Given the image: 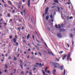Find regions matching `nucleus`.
I'll return each instance as SVG.
<instances>
[{
  "label": "nucleus",
  "instance_id": "f257e3e1",
  "mask_svg": "<svg viewBox=\"0 0 75 75\" xmlns=\"http://www.w3.org/2000/svg\"><path fill=\"white\" fill-rule=\"evenodd\" d=\"M59 64L57 63H54V68H57V67H59Z\"/></svg>",
  "mask_w": 75,
  "mask_h": 75
},
{
  "label": "nucleus",
  "instance_id": "774afa93",
  "mask_svg": "<svg viewBox=\"0 0 75 75\" xmlns=\"http://www.w3.org/2000/svg\"><path fill=\"white\" fill-rule=\"evenodd\" d=\"M36 65H39V63H36Z\"/></svg>",
  "mask_w": 75,
  "mask_h": 75
},
{
  "label": "nucleus",
  "instance_id": "0eeeda50",
  "mask_svg": "<svg viewBox=\"0 0 75 75\" xmlns=\"http://www.w3.org/2000/svg\"><path fill=\"white\" fill-rule=\"evenodd\" d=\"M55 72H56V69H54L52 71V73L53 74H55Z\"/></svg>",
  "mask_w": 75,
  "mask_h": 75
},
{
  "label": "nucleus",
  "instance_id": "37998d69",
  "mask_svg": "<svg viewBox=\"0 0 75 75\" xmlns=\"http://www.w3.org/2000/svg\"><path fill=\"white\" fill-rule=\"evenodd\" d=\"M67 45L68 46V47L69 48V44H67Z\"/></svg>",
  "mask_w": 75,
  "mask_h": 75
},
{
  "label": "nucleus",
  "instance_id": "1a4fd4ad",
  "mask_svg": "<svg viewBox=\"0 0 75 75\" xmlns=\"http://www.w3.org/2000/svg\"><path fill=\"white\" fill-rule=\"evenodd\" d=\"M8 3H9V4L11 5V6L12 4V3L11 2V1H8Z\"/></svg>",
  "mask_w": 75,
  "mask_h": 75
},
{
  "label": "nucleus",
  "instance_id": "412c9836",
  "mask_svg": "<svg viewBox=\"0 0 75 75\" xmlns=\"http://www.w3.org/2000/svg\"><path fill=\"white\" fill-rule=\"evenodd\" d=\"M50 17L52 19L53 18V17L52 16V15H51L50 16Z\"/></svg>",
  "mask_w": 75,
  "mask_h": 75
},
{
  "label": "nucleus",
  "instance_id": "7ed1b4c3",
  "mask_svg": "<svg viewBox=\"0 0 75 75\" xmlns=\"http://www.w3.org/2000/svg\"><path fill=\"white\" fill-rule=\"evenodd\" d=\"M48 52L50 55L51 54L52 56H54V54H53V53H52V52H51V51H48Z\"/></svg>",
  "mask_w": 75,
  "mask_h": 75
},
{
  "label": "nucleus",
  "instance_id": "bb28decb",
  "mask_svg": "<svg viewBox=\"0 0 75 75\" xmlns=\"http://www.w3.org/2000/svg\"><path fill=\"white\" fill-rule=\"evenodd\" d=\"M23 13L24 14H25V9H24L23 11Z\"/></svg>",
  "mask_w": 75,
  "mask_h": 75
},
{
  "label": "nucleus",
  "instance_id": "2eb2a0df",
  "mask_svg": "<svg viewBox=\"0 0 75 75\" xmlns=\"http://www.w3.org/2000/svg\"><path fill=\"white\" fill-rule=\"evenodd\" d=\"M70 37H71V38H72V37H73V36H74V35H73L72 34H71L70 35Z\"/></svg>",
  "mask_w": 75,
  "mask_h": 75
},
{
  "label": "nucleus",
  "instance_id": "4d7b16f0",
  "mask_svg": "<svg viewBox=\"0 0 75 75\" xmlns=\"http://www.w3.org/2000/svg\"><path fill=\"white\" fill-rule=\"evenodd\" d=\"M33 40H34V35H33Z\"/></svg>",
  "mask_w": 75,
  "mask_h": 75
},
{
  "label": "nucleus",
  "instance_id": "ea45409f",
  "mask_svg": "<svg viewBox=\"0 0 75 75\" xmlns=\"http://www.w3.org/2000/svg\"><path fill=\"white\" fill-rule=\"evenodd\" d=\"M35 33L36 34H37V35H38V34L37 32H36V31H35Z\"/></svg>",
  "mask_w": 75,
  "mask_h": 75
},
{
  "label": "nucleus",
  "instance_id": "f8f14e48",
  "mask_svg": "<svg viewBox=\"0 0 75 75\" xmlns=\"http://www.w3.org/2000/svg\"><path fill=\"white\" fill-rule=\"evenodd\" d=\"M64 66H61L60 67V68L61 70H62L63 69V67Z\"/></svg>",
  "mask_w": 75,
  "mask_h": 75
},
{
  "label": "nucleus",
  "instance_id": "e2e57ef3",
  "mask_svg": "<svg viewBox=\"0 0 75 75\" xmlns=\"http://www.w3.org/2000/svg\"><path fill=\"white\" fill-rule=\"evenodd\" d=\"M72 18V16H71L70 17V20H71Z\"/></svg>",
  "mask_w": 75,
  "mask_h": 75
},
{
  "label": "nucleus",
  "instance_id": "8fccbe9b",
  "mask_svg": "<svg viewBox=\"0 0 75 75\" xmlns=\"http://www.w3.org/2000/svg\"><path fill=\"white\" fill-rule=\"evenodd\" d=\"M28 51H31V49H30V48H29V49H28Z\"/></svg>",
  "mask_w": 75,
  "mask_h": 75
},
{
  "label": "nucleus",
  "instance_id": "6e6d98bb",
  "mask_svg": "<svg viewBox=\"0 0 75 75\" xmlns=\"http://www.w3.org/2000/svg\"><path fill=\"white\" fill-rule=\"evenodd\" d=\"M36 41H37L38 43H40V42H39V41H38L37 40H36Z\"/></svg>",
  "mask_w": 75,
  "mask_h": 75
},
{
  "label": "nucleus",
  "instance_id": "a211bd4d",
  "mask_svg": "<svg viewBox=\"0 0 75 75\" xmlns=\"http://www.w3.org/2000/svg\"><path fill=\"white\" fill-rule=\"evenodd\" d=\"M70 53H69V54H68L67 55V57L69 58H70Z\"/></svg>",
  "mask_w": 75,
  "mask_h": 75
},
{
  "label": "nucleus",
  "instance_id": "5701e85b",
  "mask_svg": "<svg viewBox=\"0 0 75 75\" xmlns=\"http://www.w3.org/2000/svg\"><path fill=\"white\" fill-rule=\"evenodd\" d=\"M5 68L6 69V68H8V66H7V65L6 64H5Z\"/></svg>",
  "mask_w": 75,
  "mask_h": 75
},
{
  "label": "nucleus",
  "instance_id": "20e7f679",
  "mask_svg": "<svg viewBox=\"0 0 75 75\" xmlns=\"http://www.w3.org/2000/svg\"><path fill=\"white\" fill-rule=\"evenodd\" d=\"M57 37H59V38H62V35H61V33H58L57 34Z\"/></svg>",
  "mask_w": 75,
  "mask_h": 75
},
{
  "label": "nucleus",
  "instance_id": "c85d7f7f",
  "mask_svg": "<svg viewBox=\"0 0 75 75\" xmlns=\"http://www.w3.org/2000/svg\"><path fill=\"white\" fill-rule=\"evenodd\" d=\"M65 72H66V71H65V69H64V75H65Z\"/></svg>",
  "mask_w": 75,
  "mask_h": 75
},
{
  "label": "nucleus",
  "instance_id": "9b49d317",
  "mask_svg": "<svg viewBox=\"0 0 75 75\" xmlns=\"http://www.w3.org/2000/svg\"><path fill=\"white\" fill-rule=\"evenodd\" d=\"M54 1L55 3H59V2H58L57 0H54Z\"/></svg>",
  "mask_w": 75,
  "mask_h": 75
},
{
  "label": "nucleus",
  "instance_id": "052dcab7",
  "mask_svg": "<svg viewBox=\"0 0 75 75\" xmlns=\"http://www.w3.org/2000/svg\"><path fill=\"white\" fill-rule=\"evenodd\" d=\"M31 23H33V20L32 19H31Z\"/></svg>",
  "mask_w": 75,
  "mask_h": 75
},
{
  "label": "nucleus",
  "instance_id": "72a5a7b5",
  "mask_svg": "<svg viewBox=\"0 0 75 75\" xmlns=\"http://www.w3.org/2000/svg\"><path fill=\"white\" fill-rule=\"evenodd\" d=\"M16 46L18 45V43H16Z\"/></svg>",
  "mask_w": 75,
  "mask_h": 75
},
{
  "label": "nucleus",
  "instance_id": "a19ab883",
  "mask_svg": "<svg viewBox=\"0 0 75 75\" xmlns=\"http://www.w3.org/2000/svg\"><path fill=\"white\" fill-rule=\"evenodd\" d=\"M63 52H64L63 51H62V52H59V54H62V53H63Z\"/></svg>",
  "mask_w": 75,
  "mask_h": 75
},
{
  "label": "nucleus",
  "instance_id": "dca6fc26",
  "mask_svg": "<svg viewBox=\"0 0 75 75\" xmlns=\"http://www.w3.org/2000/svg\"><path fill=\"white\" fill-rule=\"evenodd\" d=\"M13 42H15V43H16V39L15 38H14L13 39Z\"/></svg>",
  "mask_w": 75,
  "mask_h": 75
},
{
  "label": "nucleus",
  "instance_id": "aec40b11",
  "mask_svg": "<svg viewBox=\"0 0 75 75\" xmlns=\"http://www.w3.org/2000/svg\"><path fill=\"white\" fill-rule=\"evenodd\" d=\"M57 9L58 10V11H59V10H60V8H59V6L57 7Z\"/></svg>",
  "mask_w": 75,
  "mask_h": 75
},
{
  "label": "nucleus",
  "instance_id": "e433bc0d",
  "mask_svg": "<svg viewBox=\"0 0 75 75\" xmlns=\"http://www.w3.org/2000/svg\"><path fill=\"white\" fill-rule=\"evenodd\" d=\"M4 71L5 72H7V70L6 69H5L4 70Z\"/></svg>",
  "mask_w": 75,
  "mask_h": 75
},
{
  "label": "nucleus",
  "instance_id": "c03bdc74",
  "mask_svg": "<svg viewBox=\"0 0 75 75\" xmlns=\"http://www.w3.org/2000/svg\"><path fill=\"white\" fill-rule=\"evenodd\" d=\"M1 61H2V62H4V60L3 59H1Z\"/></svg>",
  "mask_w": 75,
  "mask_h": 75
},
{
  "label": "nucleus",
  "instance_id": "0e129e2a",
  "mask_svg": "<svg viewBox=\"0 0 75 75\" xmlns=\"http://www.w3.org/2000/svg\"><path fill=\"white\" fill-rule=\"evenodd\" d=\"M35 47H36V48H38V47H37V46L36 45H35Z\"/></svg>",
  "mask_w": 75,
  "mask_h": 75
},
{
  "label": "nucleus",
  "instance_id": "3c124183",
  "mask_svg": "<svg viewBox=\"0 0 75 75\" xmlns=\"http://www.w3.org/2000/svg\"><path fill=\"white\" fill-rule=\"evenodd\" d=\"M21 74H24V72H23V71H22L21 72Z\"/></svg>",
  "mask_w": 75,
  "mask_h": 75
},
{
  "label": "nucleus",
  "instance_id": "c9c22d12",
  "mask_svg": "<svg viewBox=\"0 0 75 75\" xmlns=\"http://www.w3.org/2000/svg\"><path fill=\"white\" fill-rule=\"evenodd\" d=\"M21 13L22 15H23V11L21 12Z\"/></svg>",
  "mask_w": 75,
  "mask_h": 75
},
{
  "label": "nucleus",
  "instance_id": "cd10ccee",
  "mask_svg": "<svg viewBox=\"0 0 75 75\" xmlns=\"http://www.w3.org/2000/svg\"><path fill=\"white\" fill-rule=\"evenodd\" d=\"M20 66H21V68L22 69H23V65H22V64H20Z\"/></svg>",
  "mask_w": 75,
  "mask_h": 75
},
{
  "label": "nucleus",
  "instance_id": "338daca9",
  "mask_svg": "<svg viewBox=\"0 0 75 75\" xmlns=\"http://www.w3.org/2000/svg\"><path fill=\"white\" fill-rule=\"evenodd\" d=\"M21 30H24V28L23 27H22V28H21Z\"/></svg>",
  "mask_w": 75,
  "mask_h": 75
},
{
  "label": "nucleus",
  "instance_id": "423d86ee",
  "mask_svg": "<svg viewBox=\"0 0 75 75\" xmlns=\"http://www.w3.org/2000/svg\"><path fill=\"white\" fill-rule=\"evenodd\" d=\"M67 54H64L63 56V57L62 58L63 60H64V58H65L66 57H67Z\"/></svg>",
  "mask_w": 75,
  "mask_h": 75
},
{
  "label": "nucleus",
  "instance_id": "49530a36",
  "mask_svg": "<svg viewBox=\"0 0 75 75\" xmlns=\"http://www.w3.org/2000/svg\"><path fill=\"white\" fill-rule=\"evenodd\" d=\"M18 9H20V5H18Z\"/></svg>",
  "mask_w": 75,
  "mask_h": 75
},
{
  "label": "nucleus",
  "instance_id": "4be33fe9",
  "mask_svg": "<svg viewBox=\"0 0 75 75\" xmlns=\"http://www.w3.org/2000/svg\"><path fill=\"white\" fill-rule=\"evenodd\" d=\"M50 65H54V63H53V62H50Z\"/></svg>",
  "mask_w": 75,
  "mask_h": 75
},
{
  "label": "nucleus",
  "instance_id": "39448f33",
  "mask_svg": "<svg viewBox=\"0 0 75 75\" xmlns=\"http://www.w3.org/2000/svg\"><path fill=\"white\" fill-rule=\"evenodd\" d=\"M48 8H47L45 10V15H47V13L48 12Z\"/></svg>",
  "mask_w": 75,
  "mask_h": 75
},
{
  "label": "nucleus",
  "instance_id": "bf43d9fd",
  "mask_svg": "<svg viewBox=\"0 0 75 75\" xmlns=\"http://www.w3.org/2000/svg\"><path fill=\"white\" fill-rule=\"evenodd\" d=\"M34 67H37V65H36V64H35V65H34Z\"/></svg>",
  "mask_w": 75,
  "mask_h": 75
},
{
  "label": "nucleus",
  "instance_id": "603ef678",
  "mask_svg": "<svg viewBox=\"0 0 75 75\" xmlns=\"http://www.w3.org/2000/svg\"><path fill=\"white\" fill-rule=\"evenodd\" d=\"M11 39L12 38V36H11L9 37Z\"/></svg>",
  "mask_w": 75,
  "mask_h": 75
},
{
  "label": "nucleus",
  "instance_id": "a878e982",
  "mask_svg": "<svg viewBox=\"0 0 75 75\" xmlns=\"http://www.w3.org/2000/svg\"><path fill=\"white\" fill-rule=\"evenodd\" d=\"M58 27L59 29L61 28V26H60V25L59 24L58 25Z\"/></svg>",
  "mask_w": 75,
  "mask_h": 75
},
{
  "label": "nucleus",
  "instance_id": "09e8293b",
  "mask_svg": "<svg viewBox=\"0 0 75 75\" xmlns=\"http://www.w3.org/2000/svg\"><path fill=\"white\" fill-rule=\"evenodd\" d=\"M15 12V11H14V10H13L12 11V13H14V12Z\"/></svg>",
  "mask_w": 75,
  "mask_h": 75
},
{
  "label": "nucleus",
  "instance_id": "9d476101",
  "mask_svg": "<svg viewBox=\"0 0 75 75\" xmlns=\"http://www.w3.org/2000/svg\"><path fill=\"white\" fill-rule=\"evenodd\" d=\"M29 37H30V34H28V35L27 36V40H28V39H29Z\"/></svg>",
  "mask_w": 75,
  "mask_h": 75
},
{
  "label": "nucleus",
  "instance_id": "4c0bfd02",
  "mask_svg": "<svg viewBox=\"0 0 75 75\" xmlns=\"http://www.w3.org/2000/svg\"><path fill=\"white\" fill-rule=\"evenodd\" d=\"M18 30H19V31H20V28H18Z\"/></svg>",
  "mask_w": 75,
  "mask_h": 75
},
{
  "label": "nucleus",
  "instance_id": "ddd939ff",
  "mask_svg": "<svg viewBox=\"0 0 75 75\" xmlns=\"http://www.w3.org/2000/svg\"><path fill=\"white\" fill-rule=\"evenodd\" d=\"M47 69H48V68L47 67H45V71L46 72H47Z\"/></svg>",
  "mask_w": 75,
  "mask_h": 75
},
{
  "label": "nucleus",
  "instance_id": "69168bd1",
  "mask_svg": "<svg viewBox=\"0 0 75 75\" xmlns=\"http://www.w3.org/2000/svg\"><path fill=\"white\" fill-rule=\"evenodd\" d=\"M20 55V54H18V56H17V57H19V56Z\"/></svg>",
  "mask_w": 75,
  "mask_h": 75
},
{
  "label": "nucleus",
  "instance_id": "79ce46f5",
  "mask_svg": "<svg viewBox=\"0 0 75 75\" xmlns=\"http://www.w3.org/2000/svg\"><path fill=\"white\" fill-rule=\"evenodd\" d=\"M37 45H38V46H41V45L38 44H37Z\"/></svg>",
  "mask_w": 75,
  "mask_h": 75
},
{
  "label": "nucleus",
  "instance_id": "b1692460",
  "mask_svg": "<svg viewBox=\"0 0 75 75\" xmlns=\"http://www.w3.org/2000/svg\"><path fill=\"white\" fill-rule=\"evenodd\" d=\"M13 59H14V60L15 61H16L17 60V58L15 57H14Z\"/></svg>",
  "mask_w": 75,
  "mask_h": 75
},
{
  "label": "nucleus",
  "instance_id": "f3484780",
  "mask_svg": "<svg viewBox=\"0 0 75 75\" xmlns=\"http://www.w3.org/2000/svg\"><path fill=\"white\" fill-rule=\"evenodd\" d=\"M46 18L47 20H48V18H49V15H47Z\"/></svg>",
  "mask_w": 75,
  "mask_h": 75
},
{
  "label": "nucleus",
  "instance_id": "393cba45",
  "mask_svg": "<svg viewBox=\"0 0 75 75\" xmlns=\"http://www.w3.org/2000/svg\"><path fill=\"white\" fill-rule=\"evenodd\" d=\"M7 16H8V17H10V14L9 13H8L7 14Z\"/></svg>",
  "mask_w": 75,
  "mask_h": 75
},
{
  "label": "nucleus",
  "instance_id": "58836bf2",
  "mask_svg": "<svg viewBox=\"0 0 75 75\" xmlns=\"http://www.w3.org/2000/svg\"><path fill=\"white\" fill-rule=\"evenodd\" d=\"M55 6H53L51 8H55Z\"/></svg>",
  "mask_w": 75,
  "mask_h": 75
},
{
  "label": "nucleus",
  "instance_id": "13d9d810",
  "mask_svg": "<svg viewBox=\"0 0 75 75\" xmlns=\"http://www.w3.org/2000/svg\"><path fill=\"white\" fill-rule=\"evenodd\" d=\"M11 6H12V7H14V5H13L12 4Z\"/></svg>",
  "mask_w": 75,
  "mask_h": 75
},
{
  "label": "nucleus",
  "instance_id": "de8ad7c7",
  "mask_svg": "<svg viewBox=\"0 0 75 75\" xmlns=\"http://www.w3.org/2000/svg\"><path fill=\"white\" fill-rule=\"evenodd\" d=\"M36 69H35V68H34L33 69V71H35V70H36Z\"/></svg>",
  "mask_w": 75,
  "mask_h": 75
},
{
  "label": "nucleus",
  "instance_id": "f704fd0d",
  "mask_svg": "<svg viewBox=\"0 0 75 75\" xmlns=\"http://www.w3.org/2000/svg\"><path fill=\"white\" fill-rule=\"evenodd\" d=\"M16 70L14 69V71L13 72V73H14V74H15V73H16Z\"/></svg>",
  "mask_w": 75,
  "mask_h": 75
},
{
  "label": "nucleus",
  "instance_id": "864d4df0",
  "mask_svg": "<svg viewBox=\"0 0 75 75\" xmlns=\"http://www.w3.org/2000/svg\"><path fill=\"white\" fill-rule=\"evenodd\" d=\"M74 42L73 41L72 42V45H74Z\"/></svg>",
  "mask_w": 75,
  "mask_h": 75
},
{
  "label": "nucleus",
  "instance_id": "680f3d73",
  "mask_svg": "<svg viewBox=\"0 0 75 75\" xmlns=\"http://www.w3.org/2000/svg\"><path fill=\"white\" fill-rule=\"evenodd\" d=\"M19 50H20V48H19V47L18 48V51H19Z\"/></svg>",
  "mask_w": 75,
  "mask_h": 75
},
{
  "label": "nucleus",
  "instance_id": "6ab92c4d",
  "mask_svg": "<svg viewBox=\"0 0 75 75\" xmlns=\"http://www.w3.org/2000/svg\"><path fill=\"white\" fill-rule=\"evenodd\" d=\"M42 71L43 75H45V71H43V70H42Z\"/></svg>",
  "mask_w": 75,
  "mask_h": 75
},
{
  "label": "nucleus",
  "instance_id": "f03ea898",
  "mask_svg": "<svg viewBox=\"0 0 75 75\" xmlns=\"http://www.w3.org/2000/svg\"><path fill=\"white\" fill-rule=\"evenodd\" d=\"M28 7H30V0H28Z\"/></svg>",
  "mask_w": 75,
  "mask_h": 75
},
{
  "label": "nucleus",
  "instance_id": "c756f323",
  "mask_svg": "<svg viewBox=\"0 0 75 75\" xmlns=\"http://www.w3.org/2000/svg\"><path fill=\"white\" fill-rule=\"evenodd\" d=\"M38 53L39 54V55H40V56H41V52H38Z\"/></svg>",
  "mask_w": 75,
  "mask_h": 75
},
{
  "label": "nucleus",
  "instance_id": "7c9ffc66",
  "mask_svg": "<svg viewBox=\"0 0 75 75\" xmlns=\"http://www.w3.org/2000/svg\"><path fill=\"white\" fill-rule=\"evenodd\" d=\"M55 27L56 28H58V25H55Z\"/></svg>",
  "mask_w": 75,
  "mask_h": 75
},
{
  "label": "nucleus",
  "instance_id": "6e6552de",
  "mask_svg": "<svg viewBox=\"0 0 75 75\" xmlns=\"http://www.w3.org/2000/svg\"><path fill=\"white\" fill-rule=\"evenodd\" d=\"M65 31V30L64 29H61L60 30V32H62L63 31Z\"/></svg>",
  "mask_w": 75,
  "mask_h": 75
},
{
  "label": "nucleus",
  "instance_id": "2f4dec72",
  "mask_svg": "<svg viewBox=\"0 0 75 75\" xmlns=\"http://www.w3.org/2000/svg\"><path fill=\"white\" fill-rule=\"evenodd\" d=\"M19 22H22V21L21 20V19H19Z\"/></svg>",
  "mask_w": 75,
  "mask_h": 75
},
{
  "label": "nucleus",
  "instance_id": "473e14b6",
  "mask_svg": "<svg viewBox=\"0 0 75 75\" xmlns=\"http://www.w3.org/2000/svg\"><path fill=\"white\" fill-rule=\"evenodd\" d=\"M69 58L70 57H67V61H69Z\"/></svg>",
  "mask_w": 75,
  "mask_h": 75
},
{
  "label": "nucleus",
  "instance_id": "5fc2aeb1",
  "mask_svg": "<svg viewBox=\"0 0 75 75\" xmlns=\"http://www.w3.org/2000/svg\"><path fill=\"white\" fill-rule=\"evenodd\" d=\"M47 73H50V71H47Z\"/></svg>",
  "mask_w": 75,
  "mask_h": 75
},
{
  "label": "nucleus",
  "instance_id": "4468645a",
  "mask_svg": "<svg viewBox=\"0 0 75 75\" xmlns=\"http://www.w3.org/2000/svg\"><path fill=\"white\" fill-rule=\"evenodd\" d=\"M4 7H8V8L9 7H8V5H7L6 4L5 5H4Z\"/></svg>",
  "mask_w": 75,
  "mask_h": 75
},
{
  "label": "nucleus",
  "instance_id": "a18cd8bd",
  "mask_svg": "<svg viewBox=\"0 0 75 75\" xmlns=\"http://www.w3.org/2000/svg\"><path fill=\"white\" fill-rule=\"evenodd\" d=\"M47 30H50V28H47Z\"/></svg>",
  "mask_w": 75,
  "mask_h": 75
}]
</instances>
